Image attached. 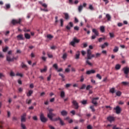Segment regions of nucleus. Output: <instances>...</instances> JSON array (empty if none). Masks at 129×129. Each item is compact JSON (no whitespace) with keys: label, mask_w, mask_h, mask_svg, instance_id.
<instances>
[{"label":"nucleus","mask_w":129,"mask_h":129,"mask_svg":"<svg viewBox=\"0 0 129 129\" xmlns=\"http://www.w3.org/2000/svg\"><path fill=\"white\" fill-rule=\"evenodd\" d=\"M26 103L27 104H31L32 103V99H29V100L28 99H27Z\"/></svg>","instance_id":"obj_39"},{"label":"nucleus","mask_w":129,"mask_h":129,"mask_svg":"<svg viewBox=\"0 0 129 129\" xmlns=\"http://www.w3.org/2000/svg\"><path fill=\"white\" fill-rule=\"evenodd\" d=\"M40 119L42 122H46L48 120V119L45 117V116H44V114L43 113L41 114Z\"/></svg>","instance_id":"obj_3"},{"label":"nucleus","mask_w":129,"mask_h":129,"mask_svg":"<svg viewBox=\"0 0 129 129\" xmlns=\"http://www.w3.org/2000/svg\"><path fill=\"white\" fill-rule=\"evenodd\" d=\"M121 84H123V85H124V86H126V85H129V83L127 82H122Z\"/></svg>","instance_id":"obj_36"},{"label":"nucleus","mask_w":129,"mask_h":129,"mask_svg":"<svg viewBox=\"0 0 129 129\" xmlns=\"http://www.w3.org/2000/svg\"><path fill=\"white\" fill-rule=\"evenodd\" d=\"M47 70H48L47 66H44V68L43 69H40V72L41 73H44V72H47Z\"/></svg>","instance_id":"obj_19"},{"label":"nucleus","mask_w":129,"mask_h":129,"mask_svg":"<svg viewBox=\"0 0 129 129\" xmlns=\"http://www.w3.org/2000/svg\"><path fill=\"white\" fill-rule=\"evenodd\" d=\"M24 37L25 39L27 40H30L31 39V35L29 34V33H25Z\"/></svg>","instance_id":"obj_17"},{"label":"nucleus","mask_w":129,"mask_h":129,"mask_svg":"<svg viewBox=\"0 0 129 129\" xmlns=\"http://www.w3.org/2000/svg\"><path fill=\"white\" fill-rule=\"evenodd\" d=\"M55 101V98H52L50 100V102H54Z\"/></svg>","instance_id":"obj_61"},{"label":"nucleus","mask_w":129,"mask_h":129,"mask_svg":"<svg viewBox=\"0 0 129 129\" xmlns=\"http://www.w3.org/2000/svg\"><path fill=\"white\" fill-rule=\"evenodd\" d=\"M72 103L75 109H78V108H79V105H78V103L76 100H73Z\"/></svg>","instance_id":"obj_4"},{"label":"nucleus","mask_w":129,"mask_h":129,"mask_svg":"<svg viewBox=\"0 0 129 129\" xmlns=\"http://www.w3.org/2000/svg\"><path fill=\"white\" fill-rule=\"evenodd\" d=\"M79 22V20H78V19H77L76 17L75 18V23H78Z\"/></svg>","instance_id":"obj_64"},{"label":"nucleus","mask_w":129,"mask_h":129,"mask_svg":"<svg viewBox=\"0 0 129 129\" xmlns=\"http://www.w3.org/2000/svg\"><path fill=\"white\" fill-rule=\"evenodd\" d=\"M33 94V91L32 90H30L28 92V93L27 94V96H31Z\"/></svg>","instance_id":"obj_28"},{"label":"nucleus","mask_w":129,"mask_h":129,"mask_svg":"<svg viewBox=\"0 0 129 129\" xmlns=\"http://www.w3.org/2000/svg\"><path fill=\"white\" fill-rule=\"evenodd\" d=\"M100 30L101 32H102V33H104V32H105V28H104V26H100Z\"/></svg>","instance_id":"obj_23"},{"label":"nucleus","mask_w":129,"mask_h":129,"mask_svg":"<svg viewBox=\"0 0 129 129\" xmlns=\"http://www.w3.org/2000/svg\"><path fill=\"white\" fill-rule=\"evenodd\" d=\"M21 22H22V19L21 18H20L19 20L13 19L12 21V24L15 25L16 24H21Z\"/></svg>","instance_id":"obj_6"},{"label":"nucleus","mask_w":129,"mask_h":129,"mask_svg":"<svg viewBox=\"0 0 129 129\" xmlns=\"http://www.w3.org/2000/svg\"><path fill=\"white\" fill-rule=\"evenodd\" d=\"M60 97L61 98H64V97H65V92H64V91H62L60 92Z\"/></svg>","instance_id":"obj_21"},{"label":"nucleus","mask_w":129,"mask_h":129,"mask_svg":"<svg viewBox=\"0 0 129 129\" xmlns=\"http://www.w3.org/2000/svg\"><path fill=\"white\" fill-rule=\"evenodd\" d=\"M108 46V43L107 42H105L103 45L101 46L102 49H104L105 48V46Z\"/></svg>","instance_id":"obj_25"},{"label":"nucleus","mask_w":129,"mask_h":129,"mask_svg":"<svg viewBox=\"0 0 129 129\" xmlns=\"http://www.w3.org/2000/svg\"><path fill=\"white\" fill-rule=\"evenodd\" d=\"M48 58H53V55L49 53H47Z\"/></svg>","instance_id":"obj_51"},{"label":"nucleus","mask_w":129,"mask_h":129,"mask_svg":"<svg viewBox=\"0 0 129 129\" xmlns=\"http://www.w3.org/2000/svg\"><path fill=\"white\" fill-rule=\"evenodd\" d=\"M51 77H52V75L50 74L49 76L47 77V81H50Z\"/></svg>","instance_id":"obj_43"},{"label":"nucleus","mask_w":129,"mask_h":129,"mask_svg":"<svg viewBox=\"0 0 129 129\" xmlns=\"http://www.w3.org/2000/svg\"><path fill=\"white\" fill-rule=\"evenodd\" d=\"M64 22V20L63 19H60V26L61 27H63V23Z\"/></svg>","instance_id":"obj_50"},{"label":"nucleus","mask_w":129,"mask_h":129,"mask_svg":"<svg viewBox=\"0 0 129 129\" xmlns=\"http://www.w3.org/2000/svg\"><path fill=\"white\" fill-rule=\"evenodd\" d=\"M33 119L34 120H38V117H37V116H34L33 117Z\"/></svg>","instance_id":"obj_62"},{"label":"nucleus","mask_w":129,"mask_h":129,"mask_svg":"<svg viewBox=\"0 0 129 129\" xmlns=\"http://www.w3.org/2000/svg\"><path fill=\"white\" fill-rule=\"evenodd\" d=\"M24 32H30L31 31V30L30 29H27V28H24Z\"/></svg>","instance_id":"obj_54"},{"label":"nucleus","mask_w":129,"mask_h":129,"mask_svg":"<svg viewBox=\"0 0 129 129\" xmlns=\"http://www.w3.org/2000/svg\"><path fill=\"white\" fill-rule=\"evenodd\" d=\"M26 116H27V114L24 113L21 115V121L22 122H26Z\"/></svg>","instance_id":"obj_10"},{"label":"nucleus","mask_w":129,"mask_h":129,"mask_svg":"<svg viewBox=\"0 0 129 129\" xmlns=\"http://www.w3.org/2000/svg\"><path fill=\"white\" fill-rule=\"evenodd\" d=\"M81 53H82L83 56H84L85 55V54H86V52H85V51L82 50L81 51Z\"/></svg>","instance_id":"obj_59"},{"label":"nucleus","mask_w":129,"mask_h":129,"mask_svg":"<svg viewBox=\"0 0 129 129\" xmlns=\"http://www.w3.org/2000/svg\"><path fill=\"white\" fill-rule=\"evenodd\" d=\"M87 57L88 60H91L92 58H94V57H95V55L92 54L91 50H90V49L87 50Z\"/></svg>","instance_id":"obj_1"},{"label":"nucleus","mask_w":129,"mask_h":129,"mask_svg":"<svg viewBox=\"0 0 129 129\" xmlns=\"http://www.w3.org/2000/svg\"><path fill=\"white\" fill-rule=\"evenodd\" d=\"M18 41H23L25 40V37L23 34H19L17 36Z\"/></svg>","instance_id":"obj_8"},{"label":"nucleus","mask_w":129,"mask_h":129,"mask_svg":"<svg viewBox=\"0 0 129 129\" xmlns=\"http://www.w3.org/2000/svg\"><path fill=\"white\" fill-rule=\"evenodd\" d=\"M106 18H107V21H110V20L111 19V16H110V15H109V14H106Z\"/></svg>","instance_id":"obj_29"},{"label":"nucleus","mask_w":129,"mask_h":129,"mask_svg":"<svg viewBox=\"0 0 129 129\" xmlns=\"http://www.w3.org/2000/svg\"><path fill=\"white\" fill-rule=\"evenodd\" d=\"M100 55H101V53H97L96 54V57L97 58L98 57H100Z\"/></svg>","instance_id":"obj_57"},{"label":"nucleus","mask_w":129,"mask_h":129,"mask_svg":"<svg viewBox=\"0 0 129 129\" xmlns=\"http://www.w3.org/2000/svg\"><path fill=\"white\" fill-rule=\"evenodd\" d=\"M62 59H63V60H65V59H66L67 58V53H64L62 56Z\"/></svg>","instance_id":"obj_37"},{"label":"nucleus","mask_w":129,"mask_h":129,"mask_svg":"<svg viewBox=\"0 0 129 129\" xmlns=\"http://www.w3.org/2000/svg\"><path fill=\"white\" fill-rule=\"evenodd\" d=\"M120 67H121L120 64H117L115 66V69L116 70H119L120 69Z\"/></svg>","instance_id":"obj_31"},{"label":"nucleus","mask_w":129,"mask_h":129,"mask_svg":"<svg viewBox=\"0 0 129 129\" xmlns=\"http://www.w3.org/2000/svg\"><path fill=\"white\" fill-rule=\"evenodd\" d=\"M116 95L117 96H120V95H121V92H120V91H117L116 92Z\"/></svg>","instance_id":"obj_35"},{"label":"nucleus","mask_w":129,"mask_h":129,"mask_svg":"<svg viewBox=\"0 0 129 129\" xmlns=\"http://www.w3.org/2000/svg\"><path fill=\"white\" fill-rule=\"evenodd\" d=\"M21 127L22 128H23V129H26L27 127H26V125H25V124L22 123H21Z\"/></svg>","instance_id":"obj_41"},{"label":"nucleus","mask_w":129,"mask_h":129,"mask_svg":"<svg viewBox=\"0 0 129 129\" xmlns=\"http://www.w3.org/2000/svg\"><path fill=\"white\" fill-rule=\"evenodd\" d=\"M61 114L62 116H66L68 114V112L66 110H63L61 111Z\"/></svg>","instance_id":"obj_18"},{"label":"nucleus","mask_w":129,"mask_h":129,"mask_svg":"<svg viewBox=\"0 0 129 129\" xmlns=\"http://www.w3.org/2000/svg\"><path fill=\"white\" fill-rule=\"evenodd\" d=\"M48 127H49V128L50 129H55V127H54V126H53L52 125H49Z\"/></svg>","instance_id":"obj_63"},{"label":"nucleus","mask_w":129,"mask_h":129,"mask_svg":"<svg viewBox=\"0 0 129 129\" xmlns=\"http://www.w3.org/2000/svg\"><path fill=\"white\" fill-rule=\"evenodd\" d=\"M89 10H91V11H93L94 10V8H93V6L92 5L89 6Z\"/></svg>","instance_id":"obj_42"},{"label":"nucleus","mask_w":129,"mask_h":129,"mask_svg":"<svg viewBox=\"0 0 129 129\" xmlns=\"http://www.w3.org/2000/svg\"><path fill=\"white\" fill-rule=\"evenodd\" d=\"M98 99H99V97L93 98L92 99V103H93V104H94L95 106H97V104H98L97 101L98 100Z\"/></svg>","instance_id":"obj_5"},{"label":"nucleus","mask_w":129,"mask_h":129,"mask_svg":"<svg viewBox=\"0 0 129 129\" xmlns=\"http://www.w3.org/2000/svg\"><path fill=\"white\" fill-rule=\"evenodd\" d=\"M107 120H108V121H109L110 122V123H111L112 122V121H114V117H113L111 116H108L107 118Z\"/></svg>","instance_id":"obj_13"},{"label":"nucleus","mask_w":129,"mask_h":129,"mask_svg":"<svg viewBox=\"0 0 129 129\" xmlns=\"http://www.w3.org/2000/svg\"><path fill=\"white\" fill-rule=\"evenodd\" d=\"M81 102L84 105L85 104H87V100H84Z\"/></svg>","instance_id":"obj_46"},{"label":"nucleus","mask_w":129,"mask_h":129,"mask_svg":"<svg viewBox=\"0 0 129 129\" xmlns=\"http://www.w3.org/2000/svg\"><path fill=\"white\" fill-rule=\"evenodd\" d=\"M8 49H9V47L6 46L5 48H4L3 50V52H7V51H8Z\"/></svg>","instance_id":"obj_48"},{"label":"nucleus","mask_w":129,"mask_h":129,"mask_svg":"<svg viewBox=\"0 0 129 129\" xmlns=\"http://www.w3.org/2000/svg\"><path fill=\"white\" fill-rule=\"evenodd\" d=\"M10 76H16V75L15 74V73H14V72H11Z\"/></svg>","instance_id":"obj_52"},{"label":"nucleus","mask_w":129,"mask_h":129,"mask_svg":"<svg viewBox=\"0 0 129 129\" xmlns=\"http://www.w3.org/2000/svg\"><path fill=\"white\" fill-rule=\"evenodd\" d=\"M6 7L7 9H10L11 8V5L10 4H6Z\"/></svg>","instance_id":"obj_55"},{"label":"nucleus","mask_w":129,"mask_h":129,"mask_svg":"<svg viewBox=\"0 0 129 129\" xmlns=\"http://www.w3.org/2000/svg\"><path fill=\"white\" fill-rule=\"evenodd\" d=\"M59 121L61 125H65V123H64V121L62 120V119H61V118H59Z\"/></svg>","instance_id":"obj_27"},{"label":"nucleus","mask_w":129,"mask_h":129,"mask_svg":"<svg viewBox=\"0 0 129 129\" xmlns=\"http://www.w3.org/2000/svg\"><path fill=\"white\" fill-rule=\"evenodd\" d=\"M74 30H75L76 31H78L79 30V27L78 26H75L74 27Z\"/></svg>","instance_id":"obj_60"},{"label":"nucleus","mask_w":129,"mask_h":129,"mask_svg":"<svg viewBox=\"0 0 129 129\" xmlns=\"http://www.w3.org/2000/svg\"><path fill=\"white\" fill-rule=\"evenodd\" d=\"M66 20H69V14L68 13H63Z\"/></svg>","instance_id":"obj_26"},{"label":"nucleus","mask_w":129,"mask_h":129,"mask_svg":"<svg viewBox=\"0 0 129 129\" xmlns=\"http://www.w3.org/2000/svg\"><path fill=\"white\" fill-rule=\"evenodd\" d=\"M90 88H92V86L90 85H89L86 87V90H89Z\"/></svg>","instance_id":"obj_44"},{"label":"nucleus","mask_w":129,"mask_h":129,"mask_svg":"<svg viewBox=\"0 0 129 129\" xmlns=\"http://www.w3.org/2000/svg\"><path fill=\"white\" fill-rule=\"evenodd\" d=\"M16 76H20V77H22L23 76V75H22V74H20L19 73H17L16 74Z\"/></svg>","instance_id":"obj_53"},{"label":"nucleus","mask_w":129,"mask_h":129,"mask_svg":"<svg viewBox=\"0 0 129 129\" xmlns=\"http://www.w3.org/2000/svg\"><path fill=\"white\" fill-rule=\"evenodd\" d=\"M86 63L87 64H88L90 66H92V64L91 63V62H89V60H87Z\"/></svg>","instance_id":"obj_49"},{"label":"nucleus","mask_w":129,"mask_h":129,"mask_svg":"<svg viewBox=\"0 0 129 129\" xmlns=\"http://www.w3.org/2000/svg\"><path fill=\"white\" fill-rule=\"evenodd\" d=\"M6 60L8 62H14V58H12L10 55H7Z\"/></svg>","instance_id":"obj_9"},{"label":"nucleus","mask_w":129,"mask_h":129,"mask_svg":"<svg viewBox=\"0 0 129 129\" xmlns=\"http://www.w3.org/2000/svg\"><path fill=\"white\" fill-rule=\"evenodd\" d=\"M96 37H97V36H96L95 35H92L91 37L92 40H94V39H95V38H96Z\"/></svg>","instance_id":"obj_58"},{"label":"nucleus","mask_w":129,"mask_h":129,"mask_svg":"<svg viewBox=\"0 0 129 129\" xmlns=\"http://www.w3.org/2000/svg\"><path fill=\"white\" fill-rule=\"evenodd\" d=\"M113 52L115 53H116V52L118 51V47L117 46H115L113 50Z\"/></svg>","instance_id":"obj_32"},{"label":"nucleus","mask_w":129,"mask_h":129,"mask_svg":"<svg viewBox=\"0 0 129 129\" xmlns=\"http://www.w3.org/2000/svg\"><path fill=\"white\" fill-rule=\"evenodd\" d=\"M80 42V39H77V38L74 37L72 41L71 42L70 44L73 47H75V43H78Z\"/></svg>","instance_id":"obj_2"},{"label":"nucleus","mask_w":129,"mask_h":129,"mask_svg":"<svg viewBox=\"0 0 129 129\" xmlns=\"http://www.w3.org/2000/svg\"><path fill=\"white\" fill-rule=\"evenodd\" d=\"M47 38L48 39H49V40H52V39H53L54 38V36H53L51 34H47Z\"/></svg>","instance_id":"obj_24"},{"label":"nucleus","mask_w":129,"mask_h":129,"mask_svg":"<svg viewBox=\"0 0 129 129\" xmlns=\"http://www.w3.org/2000/svg\"><path fill=\"white\" fill-rule=\"evenodd\" d=\"M82 10H83V6L82 5H80L78 7V11L79 13H81V12H82Z\"/></svg>","instance_id":"obj_22"},{"label":"nucleus","mask_w":129,"mask_h":129,"mask_svg":"<svg viewBox=\"0 0 129 129\" xmlns=\"http://www.w3.org/2000/svg\"><path fill=\"white\" fill-rule=\"evenodd\" d=\"M52 114H53V113L50 111H49V113L47 114V117H48L50 120H52L53 118V116H52Z\"/></svg>","instance_id":"obj_15"},{"label":"nucleus","mask_w":129,"mask_h":129,"mask_svg":"<svg viewBox=\"0 0 129 129\" xmlns=\"http://www.w3.org/2000/svg\"><path fill=\"white\" fill-rule=\"evenodd\" d=\"M109 34L110 38H114V34L113 33L110 32Z\"/></svg>","instance_id":"obj_40"},{"label":"nucleus","mask_w":129,"mask_h":129,"mask_svg":"<svg viewBox=\"0 0 129 129\" xmlns=\"http://www.w3.org/2000/svg\"><path fill=\"white\" fill-rule=\"evenodd\" d=\"M59 118H60L58 116L57 118H55L54 119H53V118H52V120H51V121H58V120H60Z\"/></svg>","instance_id":"obj_30"},{"label":"nucleus","mask_w":129,"mask_h":129,"mask_svg":"<svg viewBox=\"0 0 129 129\" xmlns=\"http://www.w3.org/2000/svg\"><path fill=\"white\" fill-rule=\"evenodd\" d=\"M123 70L124 73V74H125V75H128L129 68L124 67V68L123 69Z\"/></svg>","instance_id":"obj_11"},{"label":"nucleus","mask_w":129,"mask_h":129,"mask_svg":"<svg viewBox=\"0 0 129 129\" xmlns=\"http://www.w3.org/2000/svg\"><path fill=\"white\" fill-rule=\"evenodd\" d=\"M96 77H97V78H98L99 79H100V80H101V79L102 78L101 76H100V75L99 74H97Z\"/></svg>","instance_id":"obj_45"},{"label":"nucleus","mask_w":129,"mask_h":129,"mask_svg":"<svg viewBox=\"0 0 129 129\" xmlns=\"http://www.w3.org/2000/svg\"><path fill=\"white\" fill-rule=\"evenodd\" d=\"M52 67H53L54 68H55V69L56 70H58V64H57V63H54Z\"/></svg>","instance_id":"obj_38"},{"label":"nucleus","mask_w":129,"mask_h":129,"mask_svg":"<svg viewBox=\"0 0 129 129\" xmlns=\"http://www.w3.org/2000/svg\"><path fill=\"white\" fill-rule=\"evenodd\" d=\"M59 76H61V77L62 78H65V76H64V75H63V74L59 73Z\"/></svg>","instance_id":"obj_56"},{"label":"nucleus","mask_w":129,"mask_h":129,"mask_svg":"<svg viewBox=\"0 0 129 129\" xmlns=\"http://www.w3.org/2000/svg\"><path fill=\"white\" fill-rule=\"evenodd\" d=\"M21 66L22 68H23V69H25L26 71L28 70V69H29V68H28V66H27V65L24 64V62L21 63Z\"/></svg>","instance_id":"obj_14"},{"label":"nucleus","mask_w":129,"mask_h":129,"mask_svg":"<svg viewBox=\"0 0 129 129\" xmlns=\"http://www.w3.org/2000/svg\"><path fill=\"white\" fill-rule=\"evenodd\" d=\"M110 92L112 94L114 93V92H115V89L114 88H112L110 89Z\"/></svg>","instance_id":"obj_34"},{"label":"nucleus","mask_w":129,"mask_h":129,"mask_svg":"<svg viewBox=\"0 0 129 129\" xmlns=\"http://www.w3.org/2000/svg\"><path fill=\"white\" fill-rule=\"evenodd\" d=\"M114 109L116 110V113L117 114H119L121 112V109L119 106H117L115 108H114Z\"/></svg>","instance_id":"obj_7"},{"label":"nucleus","mask_w":129,"mask_h":129,"mask_svg":"<svg viewBox=\"0 0 129 129\" xmlns=\"http://www.w3.org/2000/svg\"><path fill=\"white\" fill-rule=\"evenodd\" d=\"M90 109H91L92 112H94L95 111V109L94 108V106L92 105L90 106Z\"/></svg>","instance_id":"obj_33"},{"label":"nucleus","mask_w":129,"mask_h":129,"mask_svg":"<svg viewBox=\"0 0 129 129\" xmlns=\"http://www.w3.org/2000/svg\"><path fill=\"white\" fill-rule=\"evenodd\" d=\"M80 57V51H78L76 54L75 59H78Z\"/></svg>","instance_id":"obj_20"},{"label":"nucleus","mask_w":129,"mask_h":129,"mask_svg":"<svg viewBox=\"0 0 129 129\" xmlns=\"http://www.w3.org/2000/svg\"><path fill=\"white\" fill-rule=\"evenodd\" d=\"M96 72V71H95V70H91L87 71L86 74H87L88 75H90V74H94V73H95Z\"/></svg>","instance_id":"obj_12"},{"label":"nucleus","mask_w":129,"mask_h":129,"mask_svg":"<svg viewBox=\"0 0 129 129\" xmlns=\"http://www.w3.org/2000/svg\"><path fill=\"white\" fill-rule=\"evenodd\" d=\"M92 32L95 34V36H99V33L98 32V31H97V30H96V29H93Z\"/></svg>","instance_id":"obj_16"},{"label":"nucleus","mask_w":129,"mask_h":129,"mask_svg":"<svg viewBox=\"0 0 129 129\" xmlns=\"http://www.w3.org/2000/svg\"><path fill=\"white\" fill-rule=\"evenodd\" d=\"M86 87V84L82 85V87L80 88V89H85V88Z\"/></svg>","instance_id":"obj_47"}]
</instances>
